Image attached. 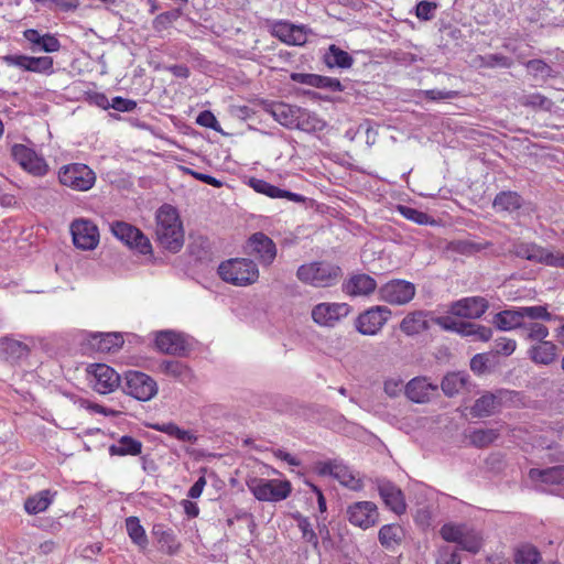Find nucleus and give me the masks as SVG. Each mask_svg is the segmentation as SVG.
Returning a JSON list of instances; mask_svg holds the SVG:
<instances>
[{"mask_svg": "<svg viewBox=\"0 0 564 564\" xmlns=\"http://www.w3.org/2000/svg\"><path fill=\"white\" fill-rule=\"evenodd\" d=\"M11 155L24 171L34 176H44L48 172L44 158L24 144H14L11 148Z\"/></svg>", "mask_w": 564, "mask_h": 564, "instance_id": "4468645a", "label": "nucleus"}, {"mask_svg": "<svg viewBox=\"0 0 564 564\" xmlns=\"http://www.w3.org/2000/svg\"><path fill=\"white\" fill-rule=\"evenodd\" d=\"M440 534L446 542L457 543L462 550L474 554L482 546L481 535L465 524L446 523L441 528Z\"/></svg>", "mask_w": 564, "mask_h": 564, "instance_id": "423d86ee", "label": "nucleus"}, {"mask_svg": "<svg viewBox=\"0 0 564 564\" xmlns=\"http://www.w3.org/2000/svg\"><path fill=\"white\" fill-rule=\"evenodd\" d=\"M126 530L131 541L138 545L140 550L147 549L149 540L138 517L131 516L126 519Z\"/></svg>", "mask_w": 564, "mask_h": 564, "instance_id": "ea45409f", "label": "nucleus"}, {"mask_svg": "<svg viewBox=\"0 0 564 564\" xmlns=\"http://www.w3.org/2000/svg\"><path fill=\"white\" fill-rule=\"evenodd\" d=\"M351 311L347 303H319L312 310L313 321L325 327H334L341 318L346 317Z\"/></svg>", "mask_w": 564, "mask_h": 564, "instance_id": "dca6fc26", "label": "nucleus"}, {"mask_svg": "<svg viewBox=\"0 0 564 564\" xmlns=\"http://www.w3.org/2000/svg\"><path fill=\"white\" fill-rule=\"evenodd\" d=\"M403 530L401 525L391 523L384 524L378 532V540L386 549H391L401 543Z\"/></svg>", "mask_w": 564, "mask_h": 564, "instance_id": "a19ab883", "label": "nucleus"}, {"mask_svg": "<svg viewBox=\"0 0 564 564\" xmlns=\"http://www.w3.org/2000/svg\"><path fill=\"white\" fill-rule=\"evenodd\" d=\"M437 391V386L430 382L425 377H415L404 387L405 395L415 403H426Z\"/></svg>", "mask_w": 564, "mask_h": 564, "instance_id": "4be33fe9", "label": "nucleus"}, {"mask_svg": "<svg viewBox=\"0 0 564 564\" xmlns=\"http://www.w3.org/2000/svg\"><path fill=\"white\" fill-rule=\"evenodd\" d=\"M522 197L513 191L498 193L492 202L494 208L500 212L513 213L522 207Z\"/></svg>", "mask_w": 564, "mask_h": 564, "instance_id": "c9c22d12", "label": "nucleus"}, {"mask_svg": "<svg viewBox=\"0 0 564 564\" xmlns=\"http://www.w3.org/2000/svg\"><path fill=\"white\" fill-rule=\"evenodd\" d=\"M295 519L297 521V527L302 533V539L306 543L311 544L314 550H318L319 540L314 529L312 528L308 518L297 514L295 516Z\"/></svg>", "mask_w": 564, "mask_h": 564, "instance_id": "de8ad7c7", "label": "nucleus"}, {"mask_svg": "<svg viewBox=\"0 0 564 564\" xmlns=\"http://www.w3.org/2000/svg\"><path fill=\"white\" fill-rule=\"evenodd\" d=\"M512 59L501 54H489L486 56V65L489 67L500 66L510 68L512 66Z\"/></svg>", "mask_w": 564, "mask_h": 564, "instance_id": "e2e57ef3", "label": "nucleus"}, {"mask_svg": "<svg viewBox=\"0 0 564 564\" xmlns=\"http://www.w3.org/2000/svg\"><path fill=\"white\" fill-rule=\"evenodd\" d=\"M152 534L156 539L161 550L164 553L174 555L181 550V543L178 542L174 531L171 528H167L165 524H153Z\"/></svg>", "mask_w": 564, "mask_h": 564, "instance_id": "cd10ccee", "label": "nucleus"}, {"mask_svg": "<svg viewBox=\"0 0 564 564\" xmlns=\"http://www.w3.org/2000/svg\"><path fill=\"white\" fill-rule=\"evenodd\" d=\"M135 101L122 97H115L111 102V107L115 110L127 112L132 111L135 108Z\"/></svg>", "mask_w": 564, "mask_h": 564, "instance_id": "338daca9", "label": "nucleus"}, {"mask_svg": "<svg viewBox=\"0 0 564 564\" xmlns=\"http://www.w3.org/2000/svg\"><path fill=\"white\" fill-rule=\"evenodd\" d=\"M543 265L564 269V252L547 248Z\"/></svg>", "mask_w": 564, "mask_h": 564, "instance_id": "680f3d73", "label": "nucleus"}, {"mask_svg": "<svg viewBox=\"0 0 564 564\" xmlns=\"http://www.w3.org/2000/svg\"><path fill=\"white\" fill-rule=\"evenodd\" d=\"M513 560L516 564H539L541 554L531 544H522L514 550Z\"/></svg>", "mask_w": 564, "mask_h": 564, "instance_id": "37998d69", "label": "nucleus"}, {"mask_svg": "<svg viewBox=\"0 0 564 564\" xmlns=\"http://www.w3.org/2000/svg\"><path fill=\"white\" fill-rule=\"evenodd\" d=\"M517 348V341L512 338L501 336L495 339L494 350L497 355L510 356Z\"/></svg>", "mask_w": 564, "mask_h": 564, "instance_id": "864d4df0", "label": "nucleus"}, {"mask_svg": "<svg viewBox=\"0 0 564 564\" xmlns=\"http://www.w3.org/2000/svg\"><path fill=\"white\" fill-rule=\"evenodd\" d=\"M89 387L99 394H109L120 386L119 373L106 364H94L87 368Z\"/></svg>", "mask_w": 564, "mask_h": 564, "instance_id": "0eeeda50", "label": "nucleus"}, {"mask_svg": "<svg viewBox=\"0 0 564 564\" xmlns=\"http://www.w3.org/2000/svg\"><path fill=\"white\" fill-rule=\"evenodd\" d=\"M522 312L523 319L530 318L532 321H545L550 322L553 319L552 314L547 311L546 306L536 305V306H522L520 307Z\"/></svg>", "mask_w": 564, "mask_h": 564, "instance_id": "3c124183", "label": "nucleus"}, {"mask_svg": "<svg viewBox=\"0 0 564 564\" xmlns=\"http://www.w3.org/2000/svg\"><path fill=\"white\" fill-rule=\"evenodd\" d=\"M491 246L490 242H477L468 239H457L448 243L447 249L463 256H473Z\"/></svg>", "mask_w": 564, "mask_h": 564, "instance_id": "4c0bfd02", "label": "nucleus"}, {"mask_svg": "<svg viewBox=\"0 0 564 564\" xmlns=\"http://www.w3.org/2000/svg\"><path fill=\"white\" fill-rule=\"evenodd\" d=\"M436 9L435 2L423 0L416 4L415 14L420 20L430 21L434 18Z\"/></svg>", "mask_w": 564, "mask_h": 564, "instance_id": "bf43d9fd", "label": "nucleus"}, {"mask_svg": "<svg viewBox=\"0 0 564 564\" xmlns=\"http://www.w3.org/2000/svg\"><path fill=\"white\" fill-rule=\"evenodd\" d=\"M383 389L389 397H397L403 389V382L400 379L390 378L384 381Z\"/></svg>", "mask_w": 564, "mask_h": 564, "instance_id": "0e129e2a", "label": "nucleus"}, {"mask_svg": "<svg viewBox=\"0 0 564 564\" xmlns=\"http://www.w3.org/2000/svg\"><path fill=\"white\" fill-rule=\"evenodd\" d=\"M523 328L527 329V338L531 340L544 341L549 336V328L538 322L524 324Z\"/></svg>", "mask_w": 564, "mask_h": 564, "instance_id": "603ef678", "label": "nucleus"}, {"mask_svg": "<svg viewBox=\"0 0 564 564\" xmlns=\"http://www.w3.org/2000/svg\"><path fill=\"white\" fill-rule=\"evenodd\" d=\"M87 343L96 351L109 354L118 351L124 340L120 333H91Z\"/></svg>", "mask_w": 564, "mask_h": 564, "instance_id": "b1692460", "label": "nucleus"}, {"mask_svg": "<svg viewBox=\"0 0 564 564\" xmlns=\"http://www.w3.org/2000/svg\"><path fill=\"white\" fill-rule=\"evenodd\" d=\"M142 442L139 440L123 435L117 444H111L108 448L110 456H138L142 453Z\"/></svg>", "mask_w": 564, "mask_h": 564, "instance_id": "2f4dec72", "label": "nucleus"}, {"mask_svg": "<svg viewBox=\"0 0 564 564\" xmlns=\"http://www.w3.org/2000/svg\"><path fill=\"white\" fill-rule=\"evenodd\" d=\"M61 185L76 192H87L94 187L97 176L91 167L84 163H68L58 169Z\"/></svg>", "mask_w": 564, "mask_h": 564, "instance_id": "20e7f679", "label": "nucleus"}, {"mask_svg": "<svg viewBox=\"0 0 564 564\" xmlns=\"http://www.w3.org/2000/svg\"><path fill=\"white\" fill-rule=\"evenodd\" d=\"M315 87L329 89L332 91H343L344 90V86L341 85L339 79L333 78V77H327V76H322V75L316 76Z\"/></svg>", "mask_w": 564, "mask_h": 564, "instance_id": "052dcab7", "label": "nucleus"}, {"mask_svg": "<svg viewBox=\"0 0 564 564\" xmlns=\"http://www.w3.org/2000/svg\"><path fill=\"white\" fill-rule=\"evenodd\" d=\"M112 234L131 249L142 254L152 252V246L148 237L137 227L124 221H115L111 225Z\"/></svg>", "mask_w": 564, "mask_h": 564, "instance_id": "9b49d317", "label": "nucleus"}, {"mask_svg": "<svg viewBox=\"0 0 564 564\" xmlns=\"http://www.w3.org/2000/svg\"><path fill=\"white\" fill-rule=\"evenodd\" d=\"M522 106L531 107L533 109H541L551 111L553 101L542 94L535 93L524 96L521 100Z\"/></svg>", "mask_w": 564, "mask_h": 564, "instance_id": "09e8293b", "label": "nucleus"}, {"mask_svg": "<svg viewBox=\"0 0 564 564\" xmlns=\"http://www.w3.org/2000/svg\"><path fill=\"white\" fill-rule=\"evenodd\" d=\"M494 325L503 332L513 330L524 326L523 316L520 307L505 310L494 315Z\"/></svg>", "mask_w": 564, "mask_h": 564, "instance_id": "7c9ffc66", "label": "nucleus"}, {"mask_svg": "<svg viewBox=\"0 0 564 564\" xmlns=\"http://www.w3.org/2000/svg\"><path fill=\"white\" fill-rule=\"evenodd\" d=\"M429 328L427 313L415 311L409 313L400 323V329L406 335H415Z\"/></svg>", "mask_w": 564, "mask_h": 564, "instance_id": "72a5a7b5", "label": "nucleus"}, {"mask_svg": "<svg viewBox=\"0 0 564 564\" xmlns=\"http://www.w3.org/2000/svg\"><path fill=\"white\" fill-rule=\"evenodd\" d=\"M151 427L181 442H188L193 444L197 441V437L191 431L183 430L173 422L155 423L151 425Z\"/></svg>", "mask_w": 564, "mask_h": 564, "instance_id": "58836bf2", "label": "nucleus"}, {"mask_svg": "<svg viewBox=\"0 0 564 564\" xmlns=\"http://www.w3.org/2000/svg\"><path fill=\"white\" fill-rule=\"evenodd\" d=\"M53 498L50 490H41L30 496L24 501V509L29 514H37L47 510L52 505Z\"/></svg>", "mask_w": 564, "mask_h": 564, "instance_id": "e433bc0d", "label": "nucleus"}, {"mask_svg": "<svg viewBox=\"0 0 564 564\" xmlns=\"http://www.w3.org/2000/svg\"><path fill=\"white\" fill-rule=\"evenodd\" d=\"M176 12H163L158 14L153 20V29L156 32H162L171 28L172 23L177 19Z\"/></svg>", "mask_w": 564, "mask_h": 564, "instance_id": "4d7b16f0", "label": "nucleus"}, {"mask_svg": "<svg viewBox=\"0 0 564 564\" xmlns=\"http://www.w3.org/2000/svg\"><path fill=\"white\" fill-rule=\"evenodd\" d=\"M155 346L160 351L169 355H182L186 350V341L183 336L172 330L158 333Z\"/></svg>", "mask_w": 564, "mask_h": 564, "instance_id": "a878e982", "label": "nucleus"}, {"mask_svg": "<svg viewBox=\"0 0 564 564\" xmlns=\"http://www.w3.org/2000/svg\"><path fill=\"white\" fill-rule=\"evenodd\" d=\"M443 321L444 318H438L437 323L447 329H455L463 336H474L475 329L478 326V324L471 322H460L453 323V325H447Z\"/></svg>", "mask_w": 564, "mask_h": 564, "instance_id": "13d9d810", "label": "nucleus"}, {"mask_svg": "<svg viewBox=\"0 0 564 564\" xmlns=\"http://www.w3.org/2000/svg\"><path fill=\"white\" fill-rule=\"evenodd\" d=\"M436 564H460L459 553L451 546H442L438 550Z\"/></svg>", "mask_w": 564, "mask_h": 564, "instance_id": "6e6d98bb", "label": "nucleus"}, {"mask_svg": "<svg viewBox=\"0 0 564 564\" xmlns=\"http://www.w3.org/2000/svg\"><path fill=\"white\" fill-rule=\"evenodd\" d=\"M498 433L495 430H475L471 432L469 438L473 445L477 447H486L498 438Z\"/></svg>", "mask_w": 564, "mask_h": 564, "instance_id": "8fccbe9b", "label": "nucleus"}, {"mask_svg": "<svg viewBox=\"0 0 564 564\" xmlns=\"http://www.w3.org/2000/svg\"><path fill=\"white\" fill-rule=\"evenodd\" d=\"M7 61L26 72L39 74H52L54 72V61L51 56L14 55L8 57Z\"/></svg>", "mask_w": 564, "mask_h": 564, "instance_id": "412c9836", "label": "nucleus"}, {"mask_svg": "<svg viewBox=\"0 0 564 564\" xmlns=\"http://www.w3.org/2000/svg\"><path fill=\"white\" fill-rule=\"evenodd\" d=\"M531 360L539 365H550L557 356V346L549 340L540 341L529 349Z\"/></svg>", "mask_w": 564, "mask_h": 564, "instance_id": "473e14b6", "label": "nucleus"}, {"mask_svg": "<svg viewBox=\"0 0 564 564\" xmlns=\"http://www.w3.org/2000/svg\"><path fill=\"white\" fill-rule=\"evenodd\" d=\"M345 292L352 296L369 295L377 289L376 280L366 274H355L345 283Z\"/></svg>", "mask_w": 564, "mask_h": 564, "instance_id": "c756f323", "label": "nucleus"}, {"mask_svg": "<svg viewBox=\"0 0 564 564\" xmlns=\"http://www.w3.org/2000/svg\"><path fill=\"white\" fill-rule=\"evenodd\" d=\"M377 489L384 506L393 513L401 516L406 511L404 494L397 485L389 480H379Z\"/></svg>", "mask_w": 564, "mask_h": 564, "instance_id": "6ab92c4d", "label": "nucleus"}, {"mask_svg": "<svg viewBox=\"0 0 564 564\" xmlns=\"http://www.w3.org/2000/svg\"><path fill=\"white\" fill-rule=\"evenodd\" d=\"M416 289L412 282L402 279H393L378 290L380 301L391 305H404L413 300Z\"/></svg>", "mask_w": 564, "mask_h": 564, "instance_id": "9d476101", "label": "nucleus"}, {"mask_svg": "<svg viewBox=\"0 0 564 564\" xmlns=\"http://www.w3.org/2000/svg\"><path fill=\"white\" fill-rule=\"evenodd\" d=\"M218 274L227 283L247 286L258 281L259 269L251 259L234 258L219 264Z\"/></svg>", "mask_w": 564, "mask_h": 564, "instance_id": "7ed1b4c3", "label": "nucleus"}, {"mask_svg": "<svg viewBox=\"0 0 564 564\" xmlns=\"http://www.w3.org/2000/svg\"><path fill=\"white\" fill-rule=\"evenodd\" d=\"M74 245L83 250H94L99 243L98 227L87 219H76L70 225Z\"/></svg>", "mask_w": 564, "mask_h": 564, "instance_id": "f3484780", "label": "nucleus"}, {"mask_svg": "<svg viewBox=\"0 0 564 564\" xmlns=\"http://www.w3.org/2000/svg\"><path fill=\"white\" fill-rule=\"evenodd\" d=\"M488 301L482 296H470L453 302L449 313L465 318H479L488 310Z\"/></svg>", "mask_w": 564, "mask_h": 564, "instance_id": "aec40b11", "label": "nucleus"}, {"mask_svg": "<svg viewBox=\"0 0 564 564\" xmlns=\"http://www.w3.org/2000/svg\"><path fill=\"white\" fill-rule=\"evenodd\" d=\"M346 518L352 527L367 530L379 522V510L372 501H357L347 507Z\"/></svg>", "mask_w": 564, "mask_h": 564, "instance_id": "f8f14e48", "label": "nucleus"}, {"mask_svg": "<svg viewBox=\"0 0 564 564\" xmlns=\"http://www.w3.org/2000/svg\"><path fill=\"white\" fill-rule=\"evenodd\" d=\"M321 476H332L343 486L351 490H360L364 487L362 480L357 477L348 466L337 460L319 462L315 466Z\"/></svg>", "mask_w": 564, "mask_h": 564, "instance_id": "ddd939ff", "label": "nucleus"}, {"mask_svg": "<svg viewBox=\"0 0 564 564\" xmlns=\"http://www.w3.org/2000/svg\"><path fill=\"white\" fill-rule=\"evenodd\" d=\"M392 312L388 306L375 305L361 312L356 321V329L367 336L377 335L391 318Z\"/></svg>", "mask_w": 564, "mask_h": 564, "instance_id": "1a4fd4ad", "label": "nucleus"}, {"mask_svg": "<svg viewBox=\"0 0 564 564\" xmlns=\"http://www.w3.org/2000/svg\"><path fill=\"white\" fill-rule=\"evenodd\" d=\"M530 479L546 485H564V466H554L546 469L532 468L529 471Z\"/></svg>", "mask_w": 564, "mask_h": 564, "instance_id": "f704fd0d", "label": "nucleus"}, {"mask_svg": "<svg viewBox=\"0 0 564 564\" xmlns=\"http://www.w3.org/2000/svg\"><path fill=\"white\" fill-rule=\"evenodd\" d=\"M547 248L540 246L535 242H528L517 240L512 245L511 252L521 259L542 264L546 254Z\"/></svg>", "mask_w": 564, "mask_h": 564, "instance_id": "bb28decb", "label": "nucleus"}, {"mask_svg": "<svg viewBox=\"0 0 564 564\" xmlns=\"http://www.w3.org/2000/svg\"><path fill=\"white\" fill-rule=\"evenodd\" d=\"M398 212L408 220H411L417 225H434L435 220L429 214L415 209L413 207L399 205Z\"/></svg>", "mask_w": 564, "mask_h": 564, "instance_id": "a18cd8bd", "label": "nucleus"}, {"mask_svg": "<svg viewBox=\"0 0 564 564\" xmlns=\"http://www.w3.org/2000/svg\"><path fill=\"white\" fill-rule=\"evenodd\" d=\"M247 487L259 501L276 502L286 499L292 491L289 480L253 477L247 480Z\"/></svg>", "mask_w": 564, "mask_h": 564, "instance_id": "39448f33", "label": "nucleus"}, {"mask_svg": "<svg viewBox=\"0 0 564 564\" xmlns=\"http://www.w3.org/2000/svg\"><path fill=\"white\" fill-rule=\"evenodd\" d=\"M341 276V268L326 260L304 263L296 271V278L302 283L314 288L333 286L339 282Z\"/></svg>", "mask_w": 564, "mask_h": 564, "instance_id": "f03ea898", "label": "nucleus"}, {"mask_svg": "<svg viewBox=\"0 0 564 564\" xmlns=\"http://www.w3.org/2000/svg\"><path fill=\"white\" fill-rule=\"evenodd\" d=\"M155 234L159 242L167 250L177 252L184 243V231L176 208L163 205L156 214Z\"/></svg>", "mask_w": 564, "mask_h": 564, "instance_id": "f257e3e1", "label": "nucleus"}, {"mask_svg": "<svg viewBox=\"0 0 564 564\" xmlns=\"http://www.w3.org/2000/svg\"><path fill=\"white\" fill-rule=\"evenodd\" d=\"M123 390L128 395L145 402L156 395L158 383L152 377L144 372L130 370L126 372Z\"/></svg>", "mask_w": 564, "mask_h": 564, "instance_id": "6e6552de", "label": "nucleus"}, {"mask_svg": "<svg viewBox=\"0 0 564 564\" xmlns=\"http://www.w3.org/2000/svg\"><path fill=\"white\" fill-rule=\"evenodd\" d=\"M248 253L263 267L271 265L276 258L274 241L263 232L253 234L247 241Z\"/></svg>", "mask_w": 564, "mask_h": 564, "instance_id": "2eb2a0df", "label": "nucleus"}, {"mask_svg": "<svg viewBox=\"0 0 564 564\" xmlns=\"http://www.w3.org/2000/svg\"><path fill=\"white\" fill-rule=\"evenodd\" d=\"M421 95L430 101H441L446 99H454L458 97L459 93L456 90H440V89H426L422 90Z\"/></svg>", "mask_w": 564, "mask_h": 564, "instance_id": "5fc2aeb1", "label": "nucleus"}, {"mask_svg": "<svg viewBox=\"0 0 564 564\" xmlns=\"http://www.w3.org/2000/svg\"><path fill=\"white\" fill-rule=\"evenodd\" d=\"M496 406V397L487 393L477 399L471 406V414L476 417H485L490 415Z\"/></svg>", "mask_w": 564, "mask_h": 564, "instance_id": "c03bdc74", "label": "nucleus"}, {"mask_svg": "<svg viewBox=\"0 0 564 564\" xmlns=\"http://www.w3.org/2000/svg\"><path fill=\"white\" fill-rule=\"evenodd\" d=\"M271 113L280 124L286 128L301 126V109L299 107L285 102H276L271 106Z\"/></svg>", "mask_w": 564, "mask_h": 564, "instance_id": "c85d7f7f", "label": "nucleus"}, {"mask_svg": "<svg viewBox=\"0 0 564 564\" xmlns=\"http://www.w3.org/2000/svg\"><path fill=\"white\" fill-rule=\"evenodd\" d=\"M308 29L289 21H275L271 25V34L288 45L302 46L307 42Z\"/></svg>", "mask_w": 564, "mask_h": 564, "instance_id": "a211bd4d", "label": "nucleus"}, {"mask_svg": "<svg viewBox=\"0 0 564 564\" xmlns=\"http://www.w3.org/2000/svg\"><path fill=\"white\" fill-rule=\"evenodd\" d=\"M250 187L270 198H286L290 202L300 203L304 200V197L300 194L282 189L264 180L251 177L249 180Z\"/></svg>", "mask_w": 564, "mask_h": 564, "instance_id": "393cba45", "label": "nucleus"}, {"mask_svg": "<svg viewBox=\"0 0 564 564\" xmlns=\"http://www.w3.org/2000/svg\"><path fill=\"white\" fill-rule=\"evenodd\" d=\"M196 122L202 127L215 129L217 119L212 111L204 110L198 115Z\"/></svg>", "mask_w": 564, "mask_h": 564, "instance_id": "774afa93", "label": "nucleus"}, {"mask_svg": "<svg viewBox=\"0 0 564 564\" xmlns=\"http://www.w3.org/2000/svg\"><path fill=\"white\" fill-rule=\"evenodd\" d=\"M326 62L329 66L349 68L352 65L354 59L346 51H343L333 44L329 46V55L327 56Z\"/></svg>", "mask_w": 564, "mask_h": 564, "instance_id": "49530a36", "label": "nucleus"}, {"mask_svg": "<svg viewBox=\"0 0 564 564\" xmlns=\"http://www.w3.org/2000/svg\"><path fill=\"white\" fill-rule=\"evenodd\" d=\"M23 37L30 43V48L33 52L55 53L61 50L59 40L51 33L41 34L35 29H26L23 32Z\"/></svg>", "mask_w": 564, "mask_h": 564, "instance_id": "5701e85b", "label": "nucleus"}, {"mask_svg": "<svg viewBox=\"0 0 564 564\" xmlns=\"http://www.w3.org/2000/svg\"><path fill=\"white\" fill-rule=\"evenodd\" d=\"M467 375L464 372H452L444 377L442 390L447 397L459 393L467 383Z\"/></svg>", "mask_w": 564, "mask_h": 564, "instance_id": "79ce46f5", "label": "nucleus"}, {"mask_svg": "<svg viewBox=\"0 0 564 564\" xmlns=\"http://www.w3.org/2000/svg\"><path fill=\"white\" fill-rule=\"evenodd\" d=\"M488 357L486 354H477L470 360V369L480 375L487 369Z\"/></svg>", "mask_w": 564, "mask_h": 564, "instance_id": "69168bd1", "label": "nucleus"}]
</instances>
